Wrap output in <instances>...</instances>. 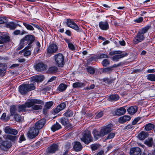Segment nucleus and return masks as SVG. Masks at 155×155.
Masks as SVG:
<instances>
[{"label":"nucleus","instance_id":"obj_2","mask_svg":"<svg viewBox=\"0 0 155 155\" xmlns=\"http://www.w3.org/2000/svg\"><path fill=\"white\" fill-rule=\"evenodd\" d=\"M35 88V87L33 84H23L19 87V91L21 94H25L28 92L34 90Z\"/></svg>","mask_w":155,"mask_h":155},{"label":"nucleus","instance_id":"obj_10","mask_svg":"<svg viewBox=\"0 0 155 155\" xmlns=\"http://www.w3.org/2000/svg\"><path fill=\"white\" fill-rule=\"evenodd\" d=\"M66 23L68 26L76 30H79V28L78 25L71 19H67Z\"/></svg>","mask_w":155,"mask_h":155},{"label":"nucleus","instance_id":"obj_59","mask_svg":"<svg viewBox=\"0 0 155 155\" xmlns=\"http://www.w3.org/2000/svg\"><path fill=\"white\" fill-rule=\"evenodd\" d=\"M20 45L17 48V50L18 51L22 49L23 48L24 45L25 44L23 42H22V43H21V41H20Z\"/></svg>","mask_w":155,"mask_h":155},{"label":"nucleus","instance_id":"obj_25","mask_svg":"<svg viewBox=\"0 0 155 155\" xmlns=\"http://www.w3.org/2000/svg\"><path fill=\"white\" fill-rule=\"evenodd\" d=\"M65 42L68 44V46L69 49L71 51L75 50V47L73 44L71 42V41L67 38L64 39Z\"/></svg>","mask_w":155,"mask_h":155},{"label":"nucleus","instance_id":"obj_16","mask_svg":"<svg viewBox=\"0 0 155 155\" xmlns=\"http://www.w3.org/2000/svg\"><path fill=\"white\" fill-rule=\"evenodd\" d=\"M99 25L100 28L103 30H106L109 28L108 24L106 21L100 22Z\"/></svg>","mask_w":155,"mask_h":155},{"label":"nucleus","instance_id":"obj_49","mask_svg":"<svg viewBox=\"0 0 155 155\" xmlns=\"http://www.w3.org/2000/svg\"><path fill=\"white\" fill-rule=\"evenodd\" d=\"M103 115V113L102 111H101L98 112L95 116V118L97 119H99L102 117Z\"/></svg>","mask_w":155,"mask_h":155},{"label":"nucleus","instance_id":"obj_9","mask_svg":"<svg viewBox=\"0 0 155 155\" xmlns=\"http://www.w3.org/2000/svg\"><path fill=\"white\" fill-rule=\"evenodd\" d=\"M45 122V120L43 118L36 122L34 127L39 131L43 127Z\"/></svg>","mask_w":155,"mask_h":155},{"label":"nucleus","instance_id":"obj_37","mask_svg":"<svg viewBox=\"0 0 155 155\" xmlns=\"http://www.w3.org/2000/svg\"><path fill=\"white\" fill-rule=\"evenodd\" d=\"M67 87V85L64 84H61L58 87V90L60 91H65Z\"/></svg>","mask_w":155,"mask_h":155},{"label":"nucleus","instance_id":"obj_44","mask_svg":"<svg viewBox=\"0 0 155 155\" xmlns=\"http://www.w3.org/2000/svg\"><path fill=\"white\" fill-rule=\"evenodd\" d=\"M35 104L31 107L32 109L33 110H38L41 109L42 108L41 105H34Z\"/></svg>","mask_w":155,"mask_h":155},{"label":"nucleus","instance_id":"obj_58","mask_svg":"<svg viewBox=\"0 0 155 155\" xmlns=\"http://www.w3.org/2000/svg\"><path fill=\"white\" fill-rule=\"evenodd\" d=\"M98 147V146L97 144H92L91 146L92 150H97Z\"/></svg>","mask_w":155,"mask_h":155},{"label":"nucleus","instance_id":"obj_34","mask_svg":"<svg viewBox=\"0 0 155 155\" xmlns=\"http://www.w3.org/2000/svg\"><path fill=\"white\" fill-rule=\"evenodd\" d=\"M153 138H150L146 140L144 142V143L149 147H151L153 144Z\"/></svg>","mask_w":155,"mask_h":155},{"label":"nucleus","instance_id":"obj_64","mask_svg":"<svg viewBox=\"0 0 155 155\" xmlns=\"http://www.w3.org/2000/svg\"><path fill=\"white\" fill-rule=\"evenodd\" d=\"M109 57L106 54H102L100 55V58H108Z\"/></svg>","mask_w":155,"mask_h":155},{"label":"nucleus","instance_id":"obj_4","mask_svg":"<svg viewBox=\"0 0 155 155\" xmlns=\"http://www.w3.org/2000/svg\"><path fill=\"white\" fill-rule=\"evenodd\" d=\"M35 40L34 37L33 35H26L21 40V43L23 42L25 44H28V46L26 48H30L32 46L31 44Z\"/></svg>","mask_w":155,"mask_h":155},{"label":"nucleus","instance_id":"obj_23","mask_svg":"<svg viewBox=\"0 0 155 155\" xmlns=\"http://www.w3.org/2000/svg\"><path fill=\"white\" fill-rule=\"evenodd\" d=\"M130 119V117L128 115H124L119 118L120 122L124 123L129 121Z\"/></svg>","mask_w":155,"mask_h":155},{"label":"nucleus","instance_id":"obj_51","mask_svg":"<svg viewBox=\"0 0 155 155\" xmlns=\"http://www.w3.org/2000/svg\"><path fill=\"white\" fill-rule=\"evenodd\" d=\"M73 113L71 111L67 112L64 114V115L66 117H70L73 115Z\"/></svg>","mask_w":155,"mask_h":155},{"label":"nucleus","instance_id":"obj_6","mask_svg":"<svg viewBox=\"0 0 155 155\" xmlns=\"http://www.w3.org/2000/svg\"><path fill=\"white\" fill-rule=\"evenodd\" d=\"M39 131L34 127L31 128L28 132V136L31 139L35 138L39 134Z\"/></svg>","mask_w":155,"mask_h":155},{"label":"nucleus","instance_id":"obj_28","mask_svg":"<svg viewBox=\"0 0 155 155\" xmlns=\"http://www.w3.org/2000/svg\"><path fill=\"white\" fill-rule=\"evenodd\" d=\"M61 128V125L58 123L57 122L55 124L53 125L51 127L52 130L54 132Z\"/></svg>","mask_w":155,"mask_h":155},{"label":"nucleus","instance_id":"obj_21","mask_svg":"<svg viewBox=\"0 0 155 155\" xmlns=\"http://www.w3.org/2000/svg\"><path fill=\"white\" fill-rule=\"evenodd\" d=\"M10 37L7 36H0V44H3L9 41Z\"/></svg>","mask_w":155,"mask_h":155},{"label":"nucleus","instance_id":"obj_45","mask_svg":"<svg viewBox=\"0 0 155 155\" xmlns=\"http://www.w3.org/2000/svg\"><path fill=\"white\" fill-rule=\"evenodd\" d=\"M87 69L88 73L91 74H94L95 72V69L91 67H89L87 68Z\"/></svg>","mask_w":155,"mask_h":155},{"label":"nucleus","instance_id":"obj_50","mask_svg":"<svg viewBox=\"0 0 155 155\" xmlns=\"http://www.w3.org/2000/svg\"><path fill=\"white\" fill-rule=\"evenodd\" d=\"M121 53V52L120 51H111L109 53L110 55H113L114 54H120Z\"/></svg>","mask_w":155,"mask_h":155},{"label":"nucleus","instance_id":"obj_38","mask_svg":"<svg viewBox=\"0 0 155 155\" xmlns=\"http://www.w3.org/2000/svg\"><path fill=\"white\" fill-rule=\"evenodd\" d=\"M57 68L56 67L54 66L49 68L48 70V72L50 73H53L57 72Z\"/></svg>","mask_w":155,"mask_h":155},{"label":"nucleus","instance_id":"obj_47","mask_svg":"<svg viewBox=\"0 0 155 155\" xmlns=\"http://www.w3.org/2000/svg\"><path fill=\"white\" fill-rule=\"evenodd\" d=\"M113 70L112 67H107L103 69V72L107 73H110Z\"/></svg>","mask_w":155,"mask_h":155},{"label":"nucleus","instance_id":"obj_7","mask_svg":"<svg viewBox=\"0 0 155 155\" xmlns=\"http://www.w3.org/2000/svg\"><path fill=\"white\" fill-rule=\"evenodd\" d=\"M113 125L110 124L103 127L101 129L103 135L104 136L113 130Z\"/></svg>","mask_w":155,"mask_h":155},{"label":"nucleus","instance_id":"obj_36","mask_svg":"<svg viewBox=\"0 0 155 155\" xmlns=\"http://www.w3.org/2000/svg\"><path fill=\"white\" fill-rule=\"evenodd\" d=\"M147 79L152 81H155V74H150L147 76Z\"/></svg>","mask_w":155,"mask_h":155},{"label":"nucleus","instance_id":"obj_35","mask_svg":"<svg viewBox=\"0 0 155 155\" xmlns=\"http://www.w3.org/2000/svg\"><path fill=\"white\" fill-rule=\"evenodd\" d=\"M18 137V136H12L8 135H7L6 137V139L13 141L17 140Z\"/></svg>","mask_w":155,"mask_h":155},{"label":"nucleus","instance_id":"obj_12","mask_svg":"<svg viewBox=\"0 0 155 155\" xmlns=\"http://www.w3.org/2000/svg\"><path fill=\"white\" fill-rule=\"evenodd\" d=\"M4 131L6 134L14 135H16L18 133V131L16 130L12 129L9 126L6 127L5 128Z\"/></svg>","mask_w":155,"mask_h":155},{"label":"nucleus","instance_id":"obj_41","mask_svg":"<svg viewBox=\"0 0 155 155\" xmlns=\"http://www.w3.org/2000/svg\"><path fill=\"white\" fill-rule=\"evenodd\" d=\"M28 48H26V47L24 49L25 51L24 52V55L25 56H27L30 55L31 54V52L30 51L28 50V49H29Z\"/></svg>","mask_w":155,"mask_h":155},{"label":"nucleus","instance_id":"obj_27","mask_svg":"<svg viewBox=\"0 0 155 155\" xmlns=\"http://www.w3.org/2000/svg\"><path fill=\"white\" fill-rule=\"evenodd\" d=\"M53 102L52 101H50L46 103L45 108L43 109V112L44 113L46 112V110L50 109L53 105Z\"/></svg>","mask_w":155,"mask_h":155},{"label":"nucleus","instance_id":"obj_52","mask_svg":"<svg viewBox=\"0 0 155 155\" xmlns=\"http://www.w3.org/2000/svg\"><path fill=\"white\" fill-rule=\"evenodd\" d=\"M140 118L137 117L135 118L132 123V125H133L136 124L140 120Z\"/></svg>","mask_w":155,"mask_h":155},{"label":"nucleus","instance_id":"obj_24","mask_svg":"<svg viewBox=\"0 0 155 155\" xmlns=\"http://www.w3.org/2000/svg\"><path fill=\"white\" fill-rule=\"evenodd\" d=\"M58 148V146L56 144H53L48 148V151L49 152L51 153H54L57 150Z\"/></svg>","mask_w":155,"mask_h":155},{"label":"nucleus","instance_id":"obj_33","mask_svg":"<svg viewBox=\"0 0 155 155\" xmlns=\"http://www.w3.org/2000/svg\"><path fill=\"white\" fill-rule=\"evenodd\" d=\"M154 127V125L151 123H149L145 125V129L146 131H149L153 129Z\"/></svg>","mask_w":155,"mask_h":155},{"label":"nucleus","instance_id":"obj_54","mask_svg":"<svg viewBox=\"0 0 155 155\" xmlns=\"http://www.w3.org/2000/svg\"><path fill=\"white\" fill-rule=\"evenodd\" d=\"M114 136L115 134L114 133H111L108 135L106 139L107 140L109 139L112 138Z\"/></svg>","mask_w":155,"mask_h":155},{"label":"nucleus","instance_id":"obj_19","mask_svg":"<svg viewBox=\"0 0 155 155\" xmlns=\"http://www.w3.org/2000/svg\"><path fill=\"white\" fill-rule=\"evenodd\" d=\"M6 27L11 30H14L17 27V25L13 22H7L5 24Z\"/></svg>","mask_w":155,"mask_h":155},{"label":"nucleus","instance_id":"obj_17","mask_svg":"<svg viewBox=\"0 0 155 155\" xmlns=\"http://www.w3.org/2000/svg\"><path fill=\"white\" fill-rule=\"evenodd\" d=\"M93 134L96 140L98 139L101 137L104 136L101 130L100 131H98L96 130H94L93 131Z\"/></svg>","mask_w":155,"mask_h":155},{"label":"nucleus","instance_id":"obj_8","mask_svg":"<svg viewBox=\"0 0 155 155\" xmlns=\"http://www.w3.org/2000/svg\"><path fill=\"white\" fill-rule=\"evenodd\" d=\"M12 146L11 143L8 141H4L2 142L0 140V147L2 150H6L10 148Z\"/></svg>","mask_w":155,"mask_h":155},{"label":"nucleus","instance_id":"obj_57","mask_svg":"<svg viewBox=\"0 0 155 155\" xmlns=\"http://www.w3.org/2000/svg\"><path fill=\"white\" fill-rule=\"evenodd\" d=\"M6 67L2 68V69H1L0 71V73L1 75L2 76H4V74L6 73Z\"/></svg>","mask_w":155,"mask_h":155},{"label":"nucleus","instance_id":"obj_30","mask_svg":"<svg viewBox=\"0 0 155 155\" xmlns=\"http://www.w3.org/2000/svg\"><path fill=\"white\" fill-rule=\"evenodd\" d=\"M17 111V109L15 106L13 105L11 106L10 109L11 115L13 116L16 114Z\"/></svg>","mask_w":155,"mask_h":155},{"label":"nucleus","instance_id":"obj_56","mask_svg":"<svg viewBox=\"0 0 155 155\" xmlns=\"http://www.w3.org/2000/svg\"><path fill=\"white\" fill-rule=\"evenodd\" d=\"M60 107V108L61 110H63L66 107V104L64 103L61 104L59 105L58 106Z\"/></svg>","mask_w":155,"mask_h":155},{"label":"nucleus","instance_id":"obj_43","mask_svg":"<svg viewBox=\"0 0 155 155\" xmlns=\"http://www.w3.org/2000/svg\"><path fill=\"white\" fill-rule=\"evenodd\" d=\"M110 61L107 59H105L101 63L102 65L104 67L107 66L110 64Z\"/></svg>","mask_w":155,"mask_h":155},{"label":"nucleus","instance_id":"obj_32","mask_svg":"<svg viewBox=\"0 0 155 155\" xmlns=\"http://www.w3.org/2000/svg\"><path fill=\"white\" fill-rule=\"evenodd\" d=\"M59 122L63 125L64 126L68 124L69 120L66 118H62L59 119Z\"/></svg>","mask_w":155,"mask_h":155},{"label":"nucleus","instance_id":"obj_60","mask_svg":"<svg viewBox=\"0 0 155 155\" xmlns=\"http://www.w3.org/2000/svg\"><path fill=\"white\" fill-rule=\"evenodd\" d=\"M143 20V18L142 17H140L134 20V21L137 23L141 22Z\"/></svg>","mask_w":155,"mask_h":155},{"label":"nucleus","instance_id":"obj_13","mask_svg":"<svg viewBox=\"0 0 155 155\" xmlns=\"http://www.w3.org/2000/svg\"><path fill=\"white\" fill-rule=\"evenodd\" d=\"M144 37L143 35L138 32L137 35L134 40V43L135 44H137L143 41L144 39Z\"/></svg>","mask_w":155,"mask_h":155},{"label":"nucleus","instance_id":"obj_26","mask_svg":"<svg viewBox=\"0 0 155 155\" xmlns=\"http://www.w3.org/2000/svg\"><path fill=\"white\" fill-rule=\"evenodd\" d=\"M82 147L80 142H75L74 146V148L75 151H79L81 150Z\"/></svg>","mask_w":155,"mask_h":155},{"label":"nucleus","instance_id":"obj_14","mask_svg":"<svg viewBox=\"0 0 155 155\" xmlns=\"http://www.w3.org/2000/svg\"><path fill=\"white\" fill-rule=\"evenodd\" d=\"M130 155H140L141 151L138 147L132 148L130 149Z\"/></svg>","mask_w":155,"mask_h":155},{"label":"nucleus","instance_id":"obj_11","mask_svg":"<svg viewBox=\"0 0 155 155\" xmlns=\"http://www.w3.org/2000/svg\"><path fill=\"white\" fill-rule=\"evenodd\" d=\"M58 50L57 46L54 44H51L47 48V52L50 54L55 53Z\"/></svg>","mask_w":155,"mask_h":155},{"label":"nucleus","instance_id":"obj_39","mask_svg":"<svg viewBox=\"0 0 155 155\" xmlns=\"http://www.w3.org/2000/svg\"><path fill=\"white\" fill-rule=\"evenodd\" d=\"M110 100L116 101L119 98V96L117 94L112 95L109 97Z\"/></svg>","mask_w":155,"mask_h":155},{"label":"nucleus","instance_id":"obj_31","mask_svg":"<svg viewBox=\"0 0 155 155\" xmlns=\"http://www.w3.org/2000/svg\"><path fill=\"white\" fill-rule=\"evenodd\" d=\"M85 85L84 83L81 82H77L74 83L73 84V88H78L81 87L85 86Z\"/></svg>","mask_w":155,"mask_h":155},{"label":"nucleus","instance_id":"obj_15","mask_svg":"<svg viewBox=\"0 0 155 155\" xmlns=\"http://www.w3.org/2000/svg\"><path fill=\"white\" fill-rule=\"evenodd\" d=\"M47 66L42 62H40L36 64L35 68L36 70L41 71L46 69Z\"/></svg>","mask_w":155,"mask_h":155},{"label":"nucleus","instance_id":"obj_5","mask_svg":"<svg viewBox=\"0 0 155 155\" xmlns=\"http://www.w3.org/2000/svg\"><path fill=\"white\" fill-rule=\"evenodd\" d=\"M86 144H88L92 141V137L91 135V132L89 130L85 131L83 137L81 139Z\"/></svg>","mask_w":155,"mask_h":155},{"label":"nucleus","instance_id":"obj_40","mask_svg":"<svg viewBox=\"0 0 155 155\" xmlns=\"http://www.w3.org/2000/svg\"><path fill=\"white\" fill-rule=\"evenodd\" d=\"M23 25L28 30H29L31 31H32L34 30V28L31 25L25 22L23 23Z\"/></svg>","mask_w":155,"mask_h":155},{"label":"nucleus","instance_id":"obj_42","mask_svg":"<svg viewBox=\"0 0 155 155\" xmlns=\"http://www.w3.org/2000/svg\"><path fill=\"white\" fill-rule=\"evenodd\" d=\"M8 22V19L6 17H0V24L4 23H6Z\"/></svg>","mask_w":155,"mask_h":155},{"label":"nucleus","instance_id":"obj_63","mask_svg":"<svg viewBox=\"0 0 155 155\" xmlns=\"http://www.w3.org/2000/svg\"><path fill=\"white\" fill-rule=\"evenodd\" d=\"M61 110L60 108V107L58 106L57 107L54 109V111L55 113L57 114Z\"/></svg>","mask_w":155,"mask_h":155},{"label":"nucleus","instance_id":"obj_62","mask_svg":"<svg viewBox=\"0 0 155 155\" xmlns=\"http://www.w3.org/2000/svg\"><path fill=\"white\" fill-rule=\"evenodd\" d=\"M32 81L35 82H39L38 78L37 76H34L31 78Z\"/></svg>","mask_w":155,"mask_h":155},{"label":"nucleus","instance_id":"obj_20","mask_svg":"<svg viewBox=\"0 0 155 155\" xmlns=\"http://www.w3.org/2000/svg\"><path fill=\"white\" fill-rule=\"evenodd\" d=\"M128 54L126 53H124L120 54L115 55L112 57V60L114 61H117L119 59L127 56Z\"/></svg>","mask_w":155,"mask_h":155},{"label":"nucleus","instance_id":"obj_55","mask_svg":"<svg viewBox=\"0 0 155 155\" xmlns=\"http://www.w3.org/2000/svg\"><path fill=\"white\" fill-rule=\"evenodd\" d=\"M95 85L94 84H91L89 87H87L84 88L85 90H89L94 88Z\"/></svg>","mask_w":155,"mask_h":155},{"label":"nucleus","instance_id":"obj_46","mask_svg":"<svg viewBox=\"0 0 155 155\" xmlns=\"http://www.w3.org/2000/svg\"><path fill=\"white\" fill-rule=\"evenodd\" d=\"M149 28V26L143 28L140 31H139L138 32L140 33L142 35L146 33L148 29Z\"/></svg>","mask_w":155,"mask_h":155},{"label":"nucleus","instance_id":"obj_22","mask_svg":"<svg viewBox=\"0 0 155 155\" xmlns=\"http://www.w3.org/2000/svg\"><path fill=\"white\" fill-rule=\"evenodd\" d=\"M137 106H131L127 110V111L129 114L133 115L137 112Z\"/></svg>","mask_w":155,"mask_h":155},{"label":"nucleus","instance_id":"obj_1","mask_svg":"<svg viewBox=\"0 0 155 155\" xmlns=\"http://www.w3.org/2000/svg\"><path fill=\"white\" fill-rule=\"evenodd\" d=\"M43 104V101L40 100L35 99H29L24 104L19 105L18 107V110L19 112L21 111H25V109L27 107L29 108L34 104Z\"/></svg>","mask_w":155,"mask_h":155},{"label":"nucleus","instance_id":"obj_29","mask_svg":"<svg viewBox=\"0 0 155 155\" xmlns=\"http://www.w3.org/2000/svg\"><path fill=\"white\" fill-rule=\"evenodd\" d=\"M148 135V134L145 132L142 131L138 135L139 138L140 140H143L146 138Z\"/></svg>","mask_w":155,"mask_h":155},{"label":"nucleus","instance_id":"obj_61","mask_svg":"<svg viewBox=\"0 0 155 155\" xmlns=\"http://www.w3.org/2000/svg\"><path fill=\"white\" fill-rule=\"evenodd\" d=\"M25 140V137L23 135H21L19 140V142L21 143L22 141Z\"/></svg>","mask_w":155,"mask_h":155},{"label":"nucleus","instance_id":"obj_48","mask_svg":"<svg viewBox=\"0 0 155 155\" xmlns=\"http://www.w3.org/2000/svg\"><path fill=\"white\" fill-rule=\"evenodd\" d=\"M14 116V118L17 121H20L22 118L21 116L18 114H16Z\"/></svg>","mask_w":155,"mask_h":155},{"label":"nucleus","instance_id":"obj_53","mask_svg":"<svg viewBox=\"0 0 155 155\" xmlns=\"http://www.w3.org/2000/svg\"><path fill=\"white\" fill-rule=\"evenodd\" d=\"M140 118L137 117L135 118L132 123V125H133L136 124L140 120Z\"/></svg>","mask_w":155,"mask_h":155},{"label":"nucleus","instance_id":"obj_18","mask_svg":"<svg viewBox=\"0 0 155 155\" xmlns=\"http://www.w3.org/2000/svg\"><path fill=\"white\" fill-rule=\"evenodd\" d=\"M126 110L124 107H122L117 109L115 111L116 114L120 116L124 114L126 112Z\"/></svg>","mask_w":155,"mask_h":155},{"label":"nucleus","instance_id":"obj_3","mask_svg":"<svg viewBox=\"0 0 155 155\" xmlns=\"http://www.w3.org/2000/svg\"><path fill=\"white\" fill-rule=\"evenodd\" d=\"M56 64L58 67H62L64 64V58L62 54L59 53L54 56Z\"/></svg>","mask_w":155,"mask_h":155}]
</instances>
